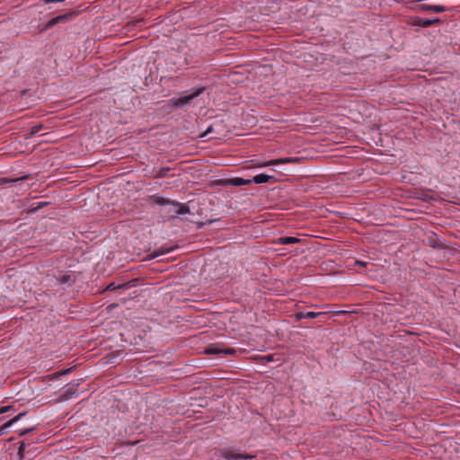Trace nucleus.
<instances>
[{
  "mask_svg": "<svg viewBox=\"0 0 460 460\" xmlns=\"http://www.w3.org/2000/svg\"><path fill=\"white\" fill-rule=\"evenodd\" d=\"M219 456L227 460H252L253 455L238 453L234 447L220 449Z\"/></svg>",
  "mask_w": 460,
  "mask_h": 460,
  "instance_id": "obj_1",
  "label": "nucleus"
},
{
  "mask_svg": "<svg viewBox=\"0 0 460 460\" xmlns=\"http://www.w3.org/2000/svg\"><path fill=\"white\" fill-rule=\"evenodd\" d=\"M155 203L158 205H169L173 207L175 215H184L190 212V208L186 204L177 201H170L164 198L157 197L155 199Z\"/></svg>",
  "mask_w": 460,
  "mask_h": 460,
  "instance_id": "obj_2",
  "label": "nucleus"
},
{
  "mask_svg": "<svg viewBox=\"0 0 460 460\" xmlns=\"http://www.w3.org/2000/svg\"><path fill=\"white\" fill-rule=\"evenodd\" d=\"M203 91L204 88H199L189 95H185L180 98H172L170 102L175 107H182L184 105L189 104L194 98L199 96L203 93Z\"/></svg>",
  "mask_w": 460,
  "mask_h": 460,
  "instance_id": "obj_3",
  "label": "nucleus"
},
{
  "mask_svg": "<svg viewBox=\"0 0 460 460\" xmlns=\"http://www.w3.org/2000/svg\"><path fill=\"white\" fill-rule=\"evenodd\" d=\"M76 16V13L74 11L67 12L64 14L58 15L52 19H50L47 24L45 25V29H50L58 23H66L70 22L73 18Z\"/></svg>",
  "mask_w": 460,
  "mask_h": 460,
  "instance_id": "obj_4",
  "label": "nucleus"
},
{
  "mask_svg": "<svg viewBox=\"0 0 460 460\" xmlns=\"http://www.w3.org/2000/svg\"><path fill=\"white\" fill-rule=\"evenodd\" d=\"M417 10L420 12H430V13H443L447 8L443 5L430 4H420L417 6Z\"/></svg>",
  "mask_w": 460,
  "mask_h": 460,
  "instance_id": "obj_5",
  "label": "nucleus"
},
{
  "mask_svg": "<svg viewBox=\"0 0 460 460\" xmlns=\"http://www.w3.org/2000/svg\"><path fill=\"white\" fill-rule=\"evenodd\" d=\"M206 353L210 355H224V356H229L234 355L236 353L234 349H222L217 346H212L208 349H206Z\"/></svg>",
  "mask_w": 460,
  "mask_h": 460,
  "instance_id": "obj_6",
  "label": "nucleus"
},
{
  "mask_svg": "<svg viewBox=\"0 0 460 460\" xmlns=\"http://www.w3.org/2000/svg\"><path fill=\"white\" fill-rule=\"evenodd\" d=\"M440 19L439 18H434V19H422V18H417L412 24L414 26H419L422 28H428L433 24L439 23Z\"/></svg>",
  "mask_w": 460,
  "mask_h": 460,
  "instance_id": "obj_7",
  "label": "nucleus"
},
{
  "mask_svg": "<svg viewBox=\"0 0 460 460\" xmlns=\"http://www.w3.org/2000/svg\"><path fill=\"white\" fill-rule=\"evenodd\" d=\"M251 181H252V182H254L256 184H261V183L275 181V178L272 175L260 173V174L253 176V178L251 179Z\"/></svg>",
  "mask_w": 460,
  "mask_h": 460,
  "instance_id": "obj_8",
  "label": "nucleus"
},
{
  "mask_svg": "<svg viewBox=\"0 0 460 460\" xmlns=\"http://www.w3.org/2000/svg\"><path fill=\"white\" fill-rule=\"evenodd\" d=\"M325 314L324 312H298L295 314V319L300 321L304 318H316L320 315Z\"/></svg>",
  "mask_w": 460,
  "mask_h": 460,
  "instance_id": "obj_9",
  "label": "nucleus"
},
{
  "mask_svg": "<svg viewBox=\"0 0 460 460\" xmlns=\"http://www.w3.org/2000/svg\"><path fill=\"white\" fill-rule=\"evenodd\" d=\"M293 161V158L290 157H285V158H279V159H273L270 160L268 162H265L259 165V167H267L271 165H279V164H289Z\"/></svg>",
  "mask_w": 460,
  "mask_h": 460,
  "instance_id": "obj_10",
  "label": "nucleus"
},
{
  "mask_svg": "<svg viewBox=\"0 0 460 460\" xmlns=\"http://www.w3.org/2000/svg\"><path fill=\"white\" fill-rule=\"evenodd\" d=\"M250 183H252L251 179H243L240 177L231 178L226 181V184L231 186H243Z\"/></svg>",
  "mask_w": 460,
  "mask_h": 460,
  "instance_id": "obj_11",
  "label": "nucleus"
},
{
  "mask_svg": "<svg viewBox=\"0 0 460 460\" xmlns=\"http://www.w3.org/2000/svg\"><path fill=\"white\" fill-rule=\"evenodd\" d=\"M56 279L58 284H66L71 286L74 283L73 276L68 273L59 274Z\"/></svg>",
  "mask_w": 460,
  "mask_h": 460,
  "instance_id": "obj_12",
  "label": "nucleus"
},
{
  "mask_svg": "<svg viewBox=\"0 0 460 460\" xmlns=\"http://www.w3.org/2000/svg\"><path fill=\"white\" fill-rule=\"evenodd\" d=\"M22 415L23 413H20L16 417L13 418L12 420L4 423V425L0 426V436L6 434L7 429L11 427L18 420H20Z\"/></svg>",
  "mask_w": 460,
  "mask_h": 460,
  "instance_id": "obj_13",
  "label": "nucleus"
},
{
  "mask_svg": "<svg viewBox=\"0 0 460 460\" xmlns=\"http://www.w3.org/2000/svg\"><path fill=\"white\" fill-rule=\"evenodd\" d=\"M300 240L296 237H293V236H284V237H279L278 240H277V243L278 244H282V245H288V244H293V243H298Z\"/></svg>",
  "mask_w": 460,
  "mask_h": 460,
  "instance_id": "obj_14",
  "label": "nucleus"
},
{
  "mask_svg": "<svg viewBox=\"0 0 460 460\" xmlns=\"http://www.w3.org/2000/svg\"><path fill=\"white\" fill-rule=\"evenodd\" d=\"M171 251H172V248H167V249H163V248H159V249H155L152 252V253L149 254V259H155L160 255H163V254H165V253H169Z\"/></svg>",
  "mask_w": 460,
  "mask_h": 460,
  "instance_id": "obj_15",
  "label": "nucleus"
},
{
  "mask_svg": "<svg viewBox=\"0 0 460 460\" xmlns=\"http://www.w3.org/2000/svg\"><path fill=\"white\" fill-rule=\"evenodd\" d=\"M43 128L44 127L41 124L31 127V132H30L31 137L35 136L36 134H38Z\"/></svg>",
  "mask_w": 460,
  "mask_h": 460,
  "instance_id": "obj_16",
  "label": "nucleus"
},
{
  "mask_svg": "<svg viewBox=\"0 0 460 460\" xmlns=\"http://www.w3.org/2000/svg\"><path fill=\"white\" fill-rule=\"evenodd\" d=\"M26 179H28V175H25V176H22V177H20V178L4 179V182L15 183V182L22 181H24Z\"/></svg>",
  "mask_w": 460,
  "mask_h": 460,
  "instance_id": "obj_17",
  "label": "nucleus"
},
{
  "mask_svg": "<svg viewBox=\"0 0 460 460\" xmlns=\"http://www.w3.org/2000/svg\"><path fill=\"white\" fill-rule=\"evenodd\" d=\"M25 448H26V444L24 441H22L20 443V447L18 448V455L20 456V458H22L24 456Z\"/></svg>",
  "mask_w": 460,
  "mask_h": 460,
  "instance_id": "obj_18",
  "label": "nucleus"
},
{
  "mask_svg": "<svg viewBox=\"0 0 460 460\" xmlns=\"http://www.w3.org/2000/svg\"><path fill=\"white\" fill-rule=\"evenodd\" d=\"M126 285L123 284V285H115V283H110L107 288H106V290H115L117 288H124Z\"/></svg>",
  "mask_w": 460,
  "mask_h": 460,
  "instance_id": "obj_19",
  "label": "nucleus"
},
{
  "mask_svg": "<svg viewBox=\"0 0 460 460\" xmlns=\"http://www.w3.org/2000/svg\"><path fill=\"white\" fill-rule=\"evenodd\" d=\"M44 206H45L44 202H39L34 208L31 209V211H32V212L37 211L38 209L43 208Z\"/></svg>",
  "mask_w": 460,
  "mask_h": 460,
  "instance_id": "obj_20",
  "label": "nucleus"
},
{
  "mask_svg": "<svg viewBox=\"0 0 460 460\" xmlns=\"http://www.w3.org/2000/svg\"><path fill=\"white\" fill-rule=\"evenodd\" d=\"M168 214H170L172 217H177L178 215H175L174 214V208L170 206V208H168V210L166 211Z\"/></svg>",
  "mask_w": 460,
  "mask_h": 460,
  "instance_id": "obj_21",
  "label": "nucleus"
},
{
  "mask_svg": "<svg viewBox=\"0 0 460 460\" xmlns=\"http://www.w3.org/2000/svg\"><path fill=\"white\" fill-rule=\"evenodd\" d=\"M212 130H213L212 126H209L207 128V130L201 135V137H204L208 136L210 132H212Z\"/></svg>",
  "mask_w": 460,
  "mask_h": 460,
  "instance_id": "obj_22",
  "label": "nucleus"
},
{
  "mask_svg": "<svg viewBox=\"0 0 460 460\" xmlns=\"http://www.w3.org/2000/svg\"><path fill=\"white\" fill-rule=\"evenodd\" d=\"M10 409L9 406H4L0 408V414L6 412Z\"/></svg>",
  "mask_w": 460,
  "mask_h": 460,
  "instance_id": "obj_23",
  "label": "nucleus"
},
{
  "mask_svg": "<svg viewBox=\"0 0 460 460\" xmlns=\"http://www.w3.org/2000/svg\"><path fill=\"white\" fill-rule=\"evenodd\" d=\"M263 358L266 360V361H272L273 360V357L271 355H267V356H264Z\"/></svg>",
  "mask_w": 460,
  "mask_h": 460,
  "instance_id": "obj_24",
  "label": "nucleus"
},
{
  "mask_svg": "<svg viewBox=\"0 0 460 460\" xmlns=\"http://www.w3.org/2000/svg\"><path fill=\"white\" fill-rule=\"evenodd\" d=\"M64 0H44V3L49 4V3H56V2H63Z\"/></svg>",
  "mask_w": 460,
  "mask_h": 460,
  "instance_id": "obj_25",
  "label": "nucleus"
},
{
  "mask_svg": "<svg viewBox=\"0 0 460 460\" xmlns=\"http://www.w3.org/2000/svg\"><path fill=\"white\" fill-rule=\"evenodd\" d=\"M70 371H71V368H68V369H66V370H65V371H63V372L58 373V375L67 374V373H69Z\"/></svg>",
  "mask_w": 460,
  "mask_h": 460,
  "instance_id": "obj_26",
  "label": "nucleus"
},
{
  "mask_svg": "<svg viewBox=\"0 0 460 460\" xmlns=\"http://www.w3.org/2000/svg\"><path fill=\"white\" fill-rule=\"evenodd\" d=\"M356 263L361 266H366V263L363 261H357Z\"/></svg>",
  "mask_w": 460,
  "mask_h": 460,
  "instance_id": "obj_27",
  "label": "nucleus"
},
{
  "mask_svg": "<svg viewBox=\"0 0 460 460\" xmlns=\"http://www.w3.org/2000/svg\"><path fill=\"white\" fill-rule=\"evenodd\" d=\"M27 432V430H23L20 433V435H24Z\"/></svg>",
  "mask_w": 460,
  "mask_h": 460,
  "instance_id": "obj_28",
  "label": "nucleus"
}]
</instances>
